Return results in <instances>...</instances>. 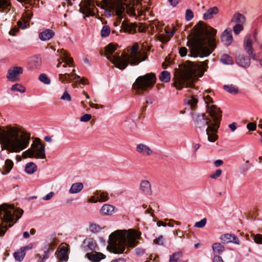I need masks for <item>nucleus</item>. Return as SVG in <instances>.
I'll return each mask as SVG.
<instances>
[{
  "label": "nucleus",
  "mask_w": 262,
  "mask_h": 262,
  "mask_svg": "<svg viewBox=\"0 0 262 262\" xmlns=\"http://www.w3.org/2000/svg\"><path fill=\"white\" fill-rule=\"evenodd\" d=\"M253 41L249 35H246L244 39V46L247 54L253 59H256V55L254 53V49L252 47Z\"/></svg>",
  "instance_id": "nucleus-16"
},
{
  "label": "nucleus",
  "mask_w": 262,
  "mask_h": 262,
  "mask_svg": "<svg viewBox=\"0 0 262 262\" xmlns=\"http://www.w3.org/2000/svg\"><path fill=\"white\" fill-rule=\"evenodd\" d=\"M11 90L12 91L19 92L21 93H24L26 92L25 88L19 83H16L11 86Z\"/></svg>",
  "instance_id": "nucleus-39"
},
{
  "label": "nucleus",
  "mask_w": 262,
  "mask_h": 262,
  "mask_svg": "<svg viewBox=\"0 0 262 262\" xmlns=\"http://www.w3.org/2000/svg\"><path fill=\"white\" fill-rule=\"evenodd\" d=\"M179 52L181 57H184L187 55L188 51L186 47H183L180 48Z\"/></svg>",
  "instance_id": "nucleus-57"
},
{
  "label": "nucleus",
  "mask_w": 262,
  "mask_h": 262,
  "mask_svg": "<svg viewBox=\"0 0 262 262\" xmlns=\"http://www.w3.org/2000/svg\"><path fill=\"white\" fill-rule=\"evenodd\" d=\"M237 63L244 68L248 67L250 64V58L244 55H239L236 59Z\"/></svg>",
  "instance_id": "nucleus-30"
},
{
  "label": "nucleus",
  "mask_w": 262,
  "mask_h": 262,
  "mask_svg": "<svg viewBox=\"0 0 262 262\" xmlns=\"http://www.w3.org/2000/svg\"><path fill=\"white\" fill-rule=\"evenodd\" d=\"M80 76L76 74H59V80L62 83H70L72 80L77 81L79 80Z\"/></svg>",
  "instance_id": "nucleus-19"
},
{
  "label": "nucleus",
  "mask_w": 262,
  "mask_h": 262,
  "mask_svg": "<svg viewBox=\"0 0 262 262\" xmlns=\"http://www.w3.org/2000/svg\"><path fill=\"white\" fill-rule=\"evenodd\" d=\"M182 256L181 252H178L173 253L170 257L169 262H184L180 259Z\"/></svg>",
  "instance_id": "nucleus-37"
},
{
  "label": "nucleus",
  "mask_w": 262,
  "mask_h": 262,
  "mask_svg": "<svg viewBox=\"0 0 262 262\" xmlns=\"http://www.w3.org/2000/svg\"><path fill=\"white\" fill-rule=\"evenodd\" d=\"M156 82V77L152 73L138 77L133 84V88L137 92H144L151 89Z\"/></svg>",
  "instance_id": "nucleus-10"
},
{
  "label": "nucleus",
  "mask_w": 262,
  "mask_h": 262,
  "mask_svg": "<svg viewBox=\"0 0 262 262\" xmlns=\"http://www.w3.org/2000/svg\"><path fill=\"white\" fill-rule=\"evenodd\" d=\"M92 118V115L89 114H85L81 117L80 121L81 122H88Z\"/></svg>",
  "instance_id": "nucleus-53"
},
{
  "label": "nucleus",
  "mask_w": 262,
  "mask_h": 262,
  "mask_svg": "<svg viewBox=\"0 0 262 262\" xmlns=\"http://www.w3.org/2000/svg\"><path fill=\"white\" fill-rule=\"evenodd\" d=\"M10 4L8 0H0V11L9 10Z\"/></svg>",
  "instance_id": "nucleus-41"
},
{
  "label": "nucleus",
  "mask_w": 262,
  "mask_h": 262,
  "mask_svg": "<svg viewBox=\"0 0 262 262\" xmlns=\"http://www.w3.org/2000/svg\"><path fill=\"white\" fill-rule=\"evenodd\" d=\"M37 169V165L33 162H30L26 165L25 171L28 174H33Z\"/></svg>",
  "instance_id": "nucleus-34"
},
{
  "label": "nucleus",
  "mask_w": 262,
  "mask_h": 262,
  "mask_svg": "<svg viewBox=\"0 0 262 262\" xmlns=\"http://www.w3.org/2000/svg\"><path fill=\"white\" fill-rule=\"evenodd\" d=\"M57 257L60 261H67L68 259V249L66 246L60 248L57 253Z\"/></svg>",
  "instance_id": "nucleus-27"
},
{
  "label": "nucleus",
  "mask_w": 262,
  "mask_h": 262,
  "mask_svg": "<svg viewBox=\"0 0 262 262\" xmlns=\"http://www.w3.org/2000/svg\"><path fill=\"white\" fill-rule=\"evenodd\" d=\"M111 29L108 26H104L101 31V35L102 37H106L110 34Z\"/></svg>",
  "instance_id": "nucleus-43"
},
{
  "label": "nucleus",
  "mask_w": 262,
  "mask_h": 262,
  "mask_svg": "<svg viewBox=\"0 0 262 262\" xmlns=\"http://www.w3.org/2000/svg\"><path fill=\"white\" fill-rule=\"evenodd\" d=\"M25 255L26 252L23 251L21 249L14 252L13 254V256L15 260L19 261H20L24 259Z\"/></svg>",
  "instance_id": "nucleus-38"
},
{
  "label": "nucleus",
  "mask_w": 262,
  "mask_h": 262,
  "mask_svg": "<svg viewBox=\"0 0 262 262\" xmlns=\"http://www.w3.org/2000/svg\"><path fill=\"white\" fill-rule=\"evenodd\" d=\"M245 22L246 17L238 12L234 13L231 19V23L235 24H244Z\"/></svg>",
  "instance_id": "nucleus-26"
},
{
  "label": "nucleus",
  "mask_w": 262,
  "mask_h": 262,
  "mask_svg": "<svg viewBox=\"0 0 262 262\" xmlns=\"http://www.w3.org/2000/svg\"><path fill=\"white\" fill-rule=\"evenodd\" d=\"M140 191L146 195H151L152 190L150 182L145 180H142L140 184Z\"/></svg>",
  "instance_id": "nucleus-22"
},
{
  "label": "nucleus",
  "mask_w": 262,
  "mask_h": 262,
  "mask_svg": "<svg viewBox=\"0 0 262 262\" xmlns=\"http://www.w3.org/2000/svg\"><path fill=\"white\" fill-rule=\"evenodd\" d=\"M136 152L142 156H150L153 151L149 146L144 143L137 144L136 147Z\"/></svg>",
  "instance_id": "nucleus-14"
},
{
  "label": "nucleus",
  "mask_w": 262,
  "mask_h": 262,
  "mask_svg": "<svg viewBox=\"0 0 262 262\" xmlns=\"http://www.w3.org/2000/svg\"><path fill=\"white\" fill-rule=\"evenodd\" d=\"M137 25L135 23L124 20L121 24V28L124 32L134 34L136 32Z\"/></svg>",
  "instance_id": "nucleus-21"
},
{
  "label": "nucleus",
  "mask_w": 262,
  "mask_h": 262,
  "mask_svg": "<svg viewBox=\"0 0 262 262\" xmlns=\"http://www.w3.org/2000/svg\"><path fill=\"white\" fill-rule=\"evenodd\" d=\"M221 241L224 244L232 243L235 244L239 245V241L237 237L234 234L226 233L221 235L220 237Z\"/></svg>",
  "instance_id": "nucleus-17"
},
{
  "label": "nucleus",
  "mask_w": 262,
  "mask_h": 262,
  "mask_svg": "<svg viewBox=\"0 0 262 262\" xmlns=\"http://www.w3.org/2000/svg\"><path fill=\"white\" fill-rule=\"evenodd\" d=\"M24 70L21 67H13L10 68L7 73V78L11 81L19 80V76L23 73Z\"/></svg>",
  "instance_id": "nucleus-13"
},
{
  "label": "nucleus",
  "mask_w": 262,
  "mask_h": 262,
  "mask_svg": "<svg viewBox=\"0 0 262 262\" xmlns=\"http://www.w3.org/2000/svg\"><path fill=\"white\" fill-rule=\"evenodd\" d=\"M60 99L70 102L71 101L72 98L70 95L67 91H65L62 96L60 97Z\"/></svg>",
  "instance_id": "nucleus-52"
},
{
  "label": "nucleus",
  "mask_w": 262,
  "mask_h": 262,
  "mask_svg": "<svg viewBox=\"0 0 262 262\" xmlns=\"http://www.w3.org/2000/svg\"><path fill=\"white\" fill-rule=\"evenodd\" d=\"M146 262H159V256L156 254H151L149 256V260Z\"/></svg>",
  "instance_id": "nucleus-56"
},
{
  "label": "nucleus",
  "mask_w": 262,
  "mask_h": 262,
  "mask_svg": "<svg viewBox=\"0 0 262 262\" xmlns=\"http://www.w3.org/2000/svg\"><path fill=\"white\" fill-rule=\"evenodd\" d=\"M159 77L162 82H168L170 80V74L168 71H164L161 73Z\"/></svg>",
  "instance_id": "nucleus-36"
},
{
  "label": "nucleus",
  "mask_w": 262,
  "mask_h": 262,
  "mask_svg": "<svg viewBox=\"0 0 262 262\" xmlns=\"http://www.w3.org/2000/svg\"><path fill=\"white\" fill-rule=\"evenodd\" d=\"M94 194L99 199V202H106L108 200V194L106 192H102L101 191H96Z\"/></svg>",
  "instance_id": "nucleus-32"
},
{
  "label": "nucleus",
  "mask_w": 262,
  "mask_h": 262,
  "mask_svg": "<svg viewBox=\"0 0 262 262\" xmlns=\"http://www.w3.org/2000/svg\"><path fill=\"white\" fill-rule=\"evenodd\" d=\"M204 99L205 102V103L207 104V108H208V106H211L212 105H214L213 104L210 105V103L212 102V99L209 95L204 96Z\"/></svg>",
  "instance_id": "nucleus-55"
},
{
  "label": "nucleus",
  "mask_w": 262,
  "mask_h": 262,
  "mask_svg": "<svg viewBox=\"0 0 262 262\" xmlns=\"http://www.w3.org/2000/svg\"><path fill=\"white\" fill-rule=\"evenodd\" d=\"M22 157L40 159L46 158L45 147L39 138H36L31 147L22 153Z\"/></svg>",
  "instance_id": "nucleus-9"
},
{
  "label": "nucleus",
  "mask_w": 262,
  "mask_h": 262,
  "mask_svg": "<svg viewBox=\"0 0 262 262\" xmlns=\"http://www.w3.org/2000/svg\"><path fill=\"white\" fill-rule=\"evenodd\" d=\"M247 127L249 130L253 131L256 129V124L254 122L249 123L247 125Z\"/></svg>",
  "instance_id": "nucleus-58"
},
{
  "label": "nucleus",
  "mask_w": 262,
  "mask_h": 262,
  "mask_svg": "<svg viewBox=\"0 0 262 262\" xmlns=\"http://www.w3.org/2000/svg\"><path fill=\"white\" fill-rule=\"evenodd\" d=\"M220 60L223 63L225 64H231L233 63L232 58L227 54L223 55Z\"/></svg>",
  "instance_id": "nucleus-40"
},
{
  "label": "nucleus",
  "mask_w": 262,
  "mask_h": 262,
  "mask_svg": "<svg viewBox=\"0 0 262 262\" xmlns=\"http://www.w3.org/2000/svg\"><path fill=\"white\" fill-rule=\"evenodd\" d=\"M83 188V185L82 183H75L72 185L69 192L71 194L80 192Z\"/></svg>",
  "instance_id": "nucleus-31"
},
{
  "label": "nucleus",
  "mask_w": 262,
  "mask_h": 262,
  "mask_svg": "<svg viewBox=\"0 0 262 262\" xmlns=\"http://www.w3.org/2000/svg\"><path fill=\"white\" fill-rule=\"evenodd\" d=\"M187 102L190 105L192 108H193L198 103V99L195 97L192 96L187 99Z\"/></svg>",
  "instance_id": "nucleus-48"
},
{
  "label": "nucleus",
  "mask_w": 262,
  "mask_h": 262,
  "mask_svg": "<svg viewBox=\"0 0 262 262\" xmlns=\"http://www.w3.org/2000/svg\"><path fill=\"white\" fill-rule=\"evenodd\" d=\"M222 173V170L221 169H217L214 173H212L210 177L213 179H216L221 176Z\"/></svg>",
  "instance_id": "nucleus-54"
},
{
  "label": "nucleus",
  "mask_w": 262,
  "mask_h": 262,
  "mask_svg": "<svg viewBox=\"0 0 262 262\" xmlns=\"http://www.w3.org/2000/svg\"><path fill=\"white\" fill-rule=\"evenodd\" d=\"M217 31L211 27H207L203 23H199L193 28V37L188 41L190 56L207 57L216 48L215 36Z\"/></svg>",
  "instance_id": "nucleus-1"
},
{
  "label": "nucleus",
  "mask_w": 262,
  "mask_h": 262,
  "mask_svg": "<svg viewBox=\"0 0 262 262\" xmlns=\"http://www.w3.org/2000/svg\"><path fill=\"white\" fill-rule=\"evenodd\" d=\"M223 88L226 91L231 94H236L238 93V87L233 84L224 85Z\"/></svg>",
  "instance_id": "nucleus-33"
},
{
  "label": "nucleus",
  "mask_w": 262,
  "mask_h": 262,
  "mask_svg": "<svg viewBox=\"0 0 262 262\" xmlns=\"http://www.w3.org/2000/svg\"><path fill=\"white\" fill-rule=\"evenodd\" d=\"M18 31V28L16 27H14L9 31V34L10 35L14 36L15 33Z\"/></svg>",
  "instance_id": "nucleus-62"
},
{
  "label": "nucleus",
  "mask_w": 262,
  "mask_h": 262,
  "mask_svg": "<svg viewBox=\"0 0 262 262\" xmlns=\"http://www.w3.org/2000/svg\"><path fill=\"white\" fill-rule=\"evenodd\" d=\"M39 80L46 84H49L51 83L50 79L45 74H41L39 77Z\"/></svg>",
  "instance_id": "nucleus-45"
},
{
  "label": "nucleus",
  "mask_w": 262,
  "mask_h": 262,
  "mask_svg": "<svg viewBox=\"0 0 262 262\" xmlns=\"http://www.w3.org/2000/svg\"><path fill=\"white\" fill-rule=\"evenodd\" d=\"M165 31L166 34H159L158 36L159 40H160L163 43H166L168 42L170 40V37L173 35L175 32V30L174 29H173V30L171 31H168L165 29Z\"/></svg>",
  "instance_id": "nucleus-29"
},
{
  "label": "nucleus",
  "mask_w": 262,
  "mask_h": 262,
  "mask_svg": "<svg viewBox=\"0 0 262 262\" xmlns=\"http://www.w3.org/2000/svg\"><path fill=\"white\" fill-rule=\"evenodd\" d=\"M141 233L136 230H117L109 236L108 248L116 254L127 253L129 248H133L138 244Z\"/></svg>",
  "instance_id": "nucleus-3"
},
{
  "label": "nucleus",
  "mask_w": 262,
  "mask_h": 262,
  "mask_svg": "<svg viewBox=\"0 0 262 262\" xmlns=\"http://www.w3.org/2000/svg\"><path fill=\"white\" fill-rule=\"evenodd\" d=\"M86 256L89 260L93 262H99L105 257V256L102 253L97 252L88 253Z\"/></svg>",
  "instance_id": "nucleus-23"
},
{
  "label": "nucleus",
  "mask_w": 262,
  "mask_h": 262,
  "mask_svg": "<svg viewBox=\"0 0 262 262\" xmlns=\"http://www.w3.org/2000/svg\"><path fill=\"white\" fill-rule=\"evenodd\" d=\"M219 12V9L217 7H213L208 9L203 14V19L208 20L212 18L215 15H216Z\"/></svg>",
  "instance_id": "nucleus-25"
},
{
  "label": "nucleus",
  "mask_w": 262,
  "mask_h": 262,
  "mask_svg": "<svg viewBox=\"0 0 262 262\" xmlns=\"http://www.w3.org/2000/svg\"><path fill=\"white\" fill-rule=\"evenodd\" d=\"M89 202L90 203H97V202H99V199H98V198H97L95 194L94 196L90 197L89 200Z\"/></svg>",
  "instance_id": "nucleus-63"
},
{
  "label": "nucleus",
  "mask_w": 262,
  "mask_h": 262,
  "mask_svg": "<svg viewBox=\"0 0 262 262\" xmlns=\"http://www.w3.org/2000/svg\"><path fill=\"white\" fill-rule=\"evenodd\" d=\"M13 162L12 160L10 159H7L5 161L4 169L6 171V173H8L10 172L11 169L13 168Z\"/></svg>",
  "instance_id": "nucleus-42"
},
{
  "label": "nucleus",
  "mask_w": 262,
  "mask_h": 262,
  "mask_svg": "<svg viewBox=\"0 0 262 262\" xmlns=\"http://www.w3.org/2000/svg\"><path fill=\"white\" fill-rule=\"evenodd\" d=\"M33 13L30 10H28L23 15V21L19 20L17 22V25L19 28L22 29H25L29 25V21L32 17Z\"/></svg>",
  "instance_id": "nucleus-18"
},
{
  "label": "nucleus",
  "mask_w": 262,
  "mask_h": 262,
  "mask_svg": "<svg viewBox=\"0 0 262 262\" xmlns=\"http://www.w3.org/2000/svg\"><path fill=\"white\" fill-rule=\"evenodd\" d=\"M244 29V24H235L233 27V31L235 34L238 35Z\"/></svg>",
  "instance_id": "nucleus-44"
},
{
  "label": "nucleus",
  "mask_w": 262,
  "mask_h": 262,
  "mask_svg": "<svg viewBox=\"0 0 262 262\" xmlns=\"http://www.w3.org/2000/svg\"><path fill=\"white\" fill-rule=\"evenodd\" d=\"M116 50V45L110 43L105 47V55L106 58L115 64L116 67L120 70H123L127 66V62L123 61L122 54L120 56L119 53L115 52Z\"/></svg>",
  "instance_id": "nucleus-11"
},
{
  "label": "nucleus",
  "mask_w": 262,
  "mask_h": 262,
  "mask_svg": "<svg viewBox=\"0 0 262 262\" xmlns=\"http://www.w3.org/2000/svg\"><path fill=\"white\" fill-rule=\"evenodd\" d=\"M251 236L252 237V238L255 243H256L257 244H262V235L261 234H252Z\"/></svg>",
  "instance_id": "nucleus-47"
},
{
  "label": "nucleus",
  "mask_w": 262,
  "mask_h": 262,
  "mask_svg": "<svg viewBox=\"0 0 262 262\" xmlns=\"http://www.w3.org/2000/svg\"><path fill=\"white\" fill-rule=\"evenodd\" d=\"M173 234L180 238H183L184 236V233L179 229L176 230L173 232Z\"/></svg>",
  "instance_id": "nucleus-59"
},
{
  "label": "nucleus",
  "mask_w": 262,
  "mask_h": 262,
  "mask_svg": "<svg viewBox=\"0 0 262 262\" xmlns=\"http://www.w3.org/2000/svg\"><path fill=\"white\" fill-rule=\"evenodd\" d=\"M24 211L13 205L3 204L0 205V236L4 235L8 227L12 226L22 215Z\"/></svg>",
  "instance_id": "nucleus-7"
},
{
  "label": "nucleus",
  "mask_w": 262,
  "mask_h": 262,
  "mask_svg": "<svg viewBox=\"0 0 262 262\" xmlns=\"http://www.w3.org/2000/svg\"><path fill=\"white\" fill-rule=\"evenodd\" d=\"M30 134L19 126L0 127V144L9 152H19L30 144Z\"/></svg>",
  "instance_id": "nucleus-2"
},
{
  "label": "nucleus",
  "mask_w": 262,
  "mask_h": 262,
  "mask_svg": "<svg viewBox=\"0 0 262 262\" xmlns=\"http://www.w3.org/2000/svg\"><path fill=\"white\" fill-rule=\"evenodd\" d=\"M142 52L138 51L139 45L138 43H134L128 53H122L123 61L127 62V65H137L140 62L146 60L147 56L145 51H148L150 50V46H147L146 42L142 45Z\"/></svg>",
  "instance_id": "nucleus-8"
},
{
  "label": "nucleus",
  "mask_w": 262,
  "mask_h": 262,
  "mask_svg": "<svg viewBox=\"0 0 262 262\" xmlns=\"http://www.w3.org/2000/svg\"><path fill=\"white\" fill-rule=\"evenodd\" d=\"M57 52L60 54L62 62H64L63 64H62V62L61 61L58 63L57 65V68L58 69V72L60 73V74H74L73 72L75 71V70L71 69V68L73 67V58L70 57L68 53L63 49L58 50Z\"/></svg>",
  "instance_id": "nucleus-12"
},
{
  "label": "nucleus",
  "mask_w": 262,
  "mask_h": 262,
  "mask_svg": "<svg viewBox=\"0 0 262 262\" xmlns=\"http://www.w3.org/2000/svg\"><path fill=\"white\" fill-rule=\"evenodd\" d=\"M193 18V13L190 9H187L185 13V18L190 21Z\"/></svg>",
  "instance_id": "nucleus-50"
},
{
  "label": "nucleus",
  "mask_w": 262,
  "mask_h": 262,
  "mask_svg": "<svg viewBox=\"0 0 262 262\" xmlns=\"http://www.w3.org/2000/svg\"><path fill=\"white\" fill-rule=\"evenodd\" d=\"M164 239L162 235H160L154 241V243L157 245L162 246L164 245Z\"/></svg>",
  "instance_id": "nucleus-51"
},
{
  "label": "nucleus",
  "mask_w": 262,
  "mask_h": 262,
  "mask_svg": "<svg viewBox=\"0 0 262 262\" xmlns=\"http://www.w3.org/2000/svg\"><path fill=\"white\" fill-rule=\"evenodd\" d=\"M207 223V219L204 218L201 221L197 222L194 224V227L196 228H203Z\"/></svg>",
  "instance_id": "nucleus-49"
},
{
  "label": "nucleus",
  "mask_w": 262,
  "mask_h": 262,
  "mask_svg": "<svg viewBox=\"0 0 262 262\" xmlns=\"http://www.w3.org/2000/svg\"><path fill=\"white\" fill-rule=\"evenodd\" d=\"M213 262H224L222 257L219 255H215L213 259Z\"/></svg>",
  "instance_id": "nucleus-64"
},
{
  "label": "nucleus",
  "mask_w": 262,
  "mask_h": 262,
  "mask_svg": "<svg viewBox=\"0 0 262 262\" xmlns=\"http://www.w3.org/2000/svg\"><path fill=\"white\" fill-rule=\"evenodd\" d=\"M222 42L226 46H229L233 41L232 31L230 29H226L221 36Z\"/></svg>",
  "instance_id": "nucleus-20"
},
{
  "label": "nucleus",
  "mask_w": 262,
  "mask_h": 262,
  "mask_svg": "<svg viewBox=\"0 0 262 262\" xmlns=\"http://www.w3.org/2000/svg\"><path fill=\"white\" fill-rule=\"evenodd\" d=\"M208 60L198 64L188 61L184 69L175 74L173 85L177 89L180 90L184 87H191L195 79L196 73L202 76L207 70Z\"/></svg>",
  "instance_id": "nucleus-5"
},
{
  "label": "nucleus",
  "mask_w": 262,
  "mask_h": 262,
  "mask_svg": "<svg viewBox=\"0 0 262 262\" xmlns=\"http://www.w3.org/2000/svg\"><path fill=\"white\" fill-rule=\"evenodd\" d=\"M155 205L154 203H151L149 206V208L145 211L146 214H150L152 216H154L153 210L152 207Z\"/></svg>",
  "instance_id": "nucleus-60"
},
{
  "label": "nucleus",
  "mask_w": 262,
  "mask_h": 262,
  "mask_svg": "<svg viewBox=\"0 0 262 262\" xmlns=\"http://www.w3.org/2000/svg\"><path fill=\"white\" fill-rule=\"evenodd\" d=\"M213 252L215 253L221 254L225 250L224 246L220 243H214L212 246Z\"/></svg>",
  "instance_id": "nucleus-35"
},
{
  "label": "nucleus",
  "mask_w": 262,
  "mask_h": 262,
  "mask_svg": "<svg viewBox=\"0 0 262 262\" xmlns=\"http://www.w3.org/2000/svg\"><path fill=\"white\" fill-rule=\"evenodd\" d=\"M89 229L92 232L96 233L100 230L101 228L98 224L92 223L90 225Z\"/></svg>",
  "instance_id": "nucleus-46"
},
{
  "label": "nucleus",
  "mask_w": 262,
  "mask_h": 262,
  "mask_svg": "<svg viewBox=\"0 0 262 262\" xmlns=\"http://www.w3.org/2000/svg\"><path fill=\"white\" fill-rule=\"evenodd\" d=\"M80 11L83 14L87 16L93 15L94 12L92 11V8L94 6L90 0H84L82 1L80 5Z\"/></svg>",
  "instance_id": "nucleus-15"
},
{
  "label": "nucleus",
  "mask_w": 262,
  "mask_h": 262,
  "mask_svg": "<svg viewBox=\"0 0 262 262\" xmlns=\"http://www.w3.org/2000/svg\"><path fill=\"white\" fill-rule=\"evenodd\" d=\"M208 112L213 122H212L209 118L206 117L205 114H202L196 119L197 125L199 127L207 125L206 134L208 140L209 142H214L218 139L217 133L220 127L222 112L216 105H212L208 106Z\"/></svg>",
  "instance_id": "nucleus-6"
},
{
  "label": "nucleus",
  "mask_w": 262,
  "mask_h": 262,
  "mask_svg": "<svg viewBox=\"0 0 262 262\" xmlns=\"http://www.w3.org/2000/svg\"><path fill=\"white\" fill-rule=\"evenodd\" d=\"M140 2V0H102L101 7L110 13L115 12L121 20L125 10L130 15H136V11L139 15H145V12L149 10L148 8H143Z\"/></svg>",
  "instance_id": "nucleus-4"
},
{
  "label": "nucleus",
  "mask_w": 262,
  "mask_h": 262,
  "mask_svg": "<svg viewBox=\"0 0 262 262\" xmlns=\"http://www.w3.org/2000/svg\"><path fill=\"white\" fill-rule=\"evenodd\" d=\"M54 35L55 33L52 30L48 29L40 32L39 34V38L42 41H47L52 38Z\"/></svg>",
  "instance_id": "nucleus-24"
},
{
  "label": "nucleus",
  "mask_w": 262,
  "mask_h": 262,
  "mask_svg": "<svg viewBox=\"0 0 262 262\" xmlns=\"http://www.w3.org/2000/svg\"><path fill=\"white\" fill-rule=\"evenodd\" d=\"M115 208L114 206L106 204L102 206L100 212L103 215H111L114 212Z\"/></svg>",
  "instance_id": "nucleus-28"
},
{
  "label": "nucleus",
  "mask_w": 262,
  "mask_h": 262,
  "mask_svg": "<svg viewBox=\"0 0 262 262\" xmlns=\"http://www.w3.org/2000/svg\"><path fill=\"white\" fill-rule=\"evenodd\" d=\"M54 195V192H50L48 194H47L46 195L43 197L42 199L43 200L48 201L50 200Z\"/></svg>",
  "instance_id": "nucleus-61"
}]
</instances>
